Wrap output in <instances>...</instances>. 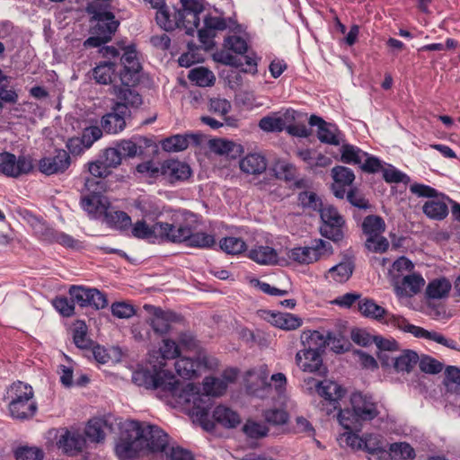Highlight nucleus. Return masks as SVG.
<instances>
[{"label": "nucleus", "mask_w": 460, "mask_h": 460, "mask_svg": "<svg viewBox=\"0 0 460 460\" xmlns=\"http://www.w3.org/2000/svg\"><path fill=\"white\" fill-rule=\"evenodd\" d=\"M4 400L7 402L8 411L13 419L29 420L37 412L33 388L24 382L16 381L7 386Z\"/></svg>", "instance_id": "obj_5"}, {"label": "nucleus", "mask_w": 460, "mask_h": 460, "mask_svg": "<svg viewBox=\"0 0 460 460\" xmlns=\"http://www.w3.org/2000/svg\"><path fill=\"white\" fill-rule=\"evenodd\" d=\"M107 421L102 418H93L89 420L84 429V437L91 442L101 443L105 439V428Z\"/></svg>", "instance_id": "obj_28"}, {"label": "nucleus", "mask_w": 460, "mask_h": 460, "mask_svg": "<svg viewBox=\"0 0 460 460\" xmlns=\"http://www.w3.org/2000/svg\"><path fill=\"white\" fill-rule=\"evenodd\" d=\"M451 290V283L446 278H439L431 280L426 288V295L429 298L440 299L446 297Z\"/></svg>", "instance_id": "obj_37"}, {"label": "nucleus", "mask_w": 460, "mask_h": 460, "mask_svg": "<svg viewBox=\"0 0 460 460\" xmlns=\"http://www.w3.org/2000/svg\"><path fill=\"white\" fill-rule=\"evenodd\" d=\"M341 132L336 125L332 123L324 124L317 130L318 139L324 144L339 146L341 144Z\"/></svg>", "instance_id": "obj_39"}, {"label": "nucleus", "mask_w": 460, "mask_h": 460, "mask_svg": "<svg viewBox=\"0 0 460 460\" xmlns=\"http://www.w3.org/2000/svg\"><path fill=\"white\" fill-rule=\"evenodd\" d=\"M269 375L270 371L267 365H261L248 370L244 379L247 391L257 397L266 395L271 389Z\"/></svg>", "instance_id": "obj_14"}, {"label": "nucleus", "mask_w": 460, "mask_h": 460, "mask_svg": "<svg viewBox=\"0 0 460 460\" xmlns=\"http://www.w3.org/2000/svg\"><path fill=\"white\" fill-rule=\"evenodd\" d=\"M115 66L116 65L110 61L99 63L92 70L93 78L100 84H111L112 78L115 76Z\"/></svg>", "instance_id": "obj_33"}, {"label": "nucleus", "mask_w": 460, "mask_h": 460, "mask_svg": "<svg viewBox=\"0 0 460 460\" xmlns=\"http://www.w3.org/2000/svg\"><path fill=\"white\" fill-rule=\"evenodd\" d=\"M175 370L180 376L190 379L199 376V363L190 358L180 356L175 362Z\"/></svg>", "instance_id": "obj_38"}, {"label": "nucleus", "mask_w": 460, "mask_h": 460, "mask_svg": "<svg viewBox=\"0 0 460 460\" xmlns=\"http://www.w3.org/2000/svg\"><path fill=\"white\" fill-rule=\"evenodd\" d=\"M353 272V265L349 261H342L328 270V275L339 283L346 282Z\"/></svg>", "instance_id": "obj_47"}, {"label": "nucleus", "mask_w": 460, "mask_h": 460, "mask_svg": "<svg viewBox=\"0 0 460 460\" xmlns=\"http://www.w3.org/2000/svg\"><path fill=\"white\" fill-rule=\"evenodd\" d=\"M224 47L226 49L242 56L248 52V43L246 40L237 35H232L226 38L224 40Z\"/></svg>", "instance_id": "obj_51"}, {"label": "nucleus", "mask_w": 460, "mask_h": 460, "mask_svg": "<svg viewBox=\"0 0 460 460\" xmlns=\"http://www.w3.org/2000/svg\"><path fill=\"white\" fill-rule=\"evenodd\" d=\"M419 366L422 372L428 374H438L444 367L443 363L429 356L421 357Z\"/></svg>", "instance_id": "obj_64"}, {"label": "nucleus", "mask_w": 460, "mask_h": 460, "mask_svg": "<svg viewBox=\"0 0 460 460\" xmlns=\"http://www.w3.org/2000/svg\"><path fill=\"white\" fill-rule=\"evenodd\" d=\"M389 450L394 460H412L415 457V451L408 443L391 444Z\"/></svg>", "instance_id": "obj_49"}, {"label": "nucleus", "mask_w": 460, "mask_h": 460, "mask_svg": "<svg viewBox=\"0 0 460 460\" xmlns=\"http://www.w3.org/2000/svg\"><path fill=\"white\" fill-rule=\"evenodd\" d=\"M213 419L216 422L226 428H234L241 421L239 415L235 411L223 405H218L214 409Z\"/></svg>", "instance_id": "obj_30"}, {"label": "nucleus", "mask_w": 460, "mask_h": 460, "mask_svg": "<svg viewBox=\"0 0 460 460\" xmlns=\"http://www.w3.org/2000/svg\"><path fill=\"white\" fill-rule=\"evenodd\" d=\"M422 211L429 218L438 221L443 220L448 215L447 205L441 199L426 201L422 207Z\"/></svg>", "instance_id": "obj_35"}, {"label": "nucleus", "mask_w": 460, "mask_h": 460, "mask_svg": "<svg viewBox=\"0 0 460 460\" xmlns=\"http://www.w3.org/2000/svg\"><path fill=\"white\" fill-rule=\"evenodd\" d=\"M57 447L68 456H76L86 448V438L75 428H61L56 437Z\"/></svg>", "instance_id": "obj_8"}, {"label": "nucleus", "mask_w": 460, "mask_h": 460, "mask_svg": "<svg viewBox=\"0 0 460 460\" xmlns=\"http://www.w3.org/2000/svg\"><path fill=\"white\" fill-rule=\"evenodd\" d=\"M188 77L191 82L202 87L213 85L216 80L213 73L204 67L190 70Z\"/></svg>", "instance_id": "obj_48"}, {"label": "nucleus", "mask_w": 460, "mask_h": 460, "mask_svg": "<svg viewBox=\"0 0 460 460\" xmlns=\"http://www.w3.org/2000/svg\"><path fill=\"white\" fill-rule=\"evenodd\" d=\"M181 9L180 17L185 20V31L188 35H193L199 24V13L202 12V4L198 0H181Z\"/></svg>", "instance_id": "obj_19"}, {"label": "nucleus", "mask_w": 460, "mask_h": 460, "mask_svg": "<svg viewBox=\"0 0 460 460\" xmlns=\"http://www.w3.org/2000/svg\"><path fill=\"white\" fill-rule=\"evenodd\" d=\"M300 339L301 349L321 356L327 345L325 337L318 331H305L302 332Z\"/></svg>", "instance_id": "obj_24"}, {"label": "nucleus", "mask_w": 460, "mask_h": 460, "mask_svg": "<svg viewBox=\"0 0 460 460\" xmlns=\"http://www.w3.org/2000/svg\"><path fill=\"white\" fill-rule=\"evenodd\" d=\"M296 364L303 372L313 373L318 376H324L327 368L323 363L320 354L312 353L299 349L296 354Z\"/></svg>", "instance_id": "obj_17"}, {"label": "nucleus", "mask_w": 460, "mask_h": 460, "mask_svg": "<svg viewBox=\"0 0 460 460\" xmlns=\"http://www.w3.org/2000/svg\"><path fill=\"white\" fill-rule=\"evenodd\" d=\"M249 258L259 264H275L279 257L272 247L260 245L249 251Z\"/></svg>", "instance_id": "obj_31"}, {"label": "nucleus", "mask_w": 460, "mask_h": 460, "mask_svg": "<svg viewBox=\"0 0 460 460\" xmlns=\"http://www.w3.org/2000/svg\"><path fill=\"white\" fill-rule=\"evenodd\" d=\"M104 221L107 225L116 228H126L131 225L130 217L124 211L113 210L109 206L103 215Z\"/></svg>", "instance_id": "obj_40"}, {"label": "nucleus", "mask_w": 460, "mask_h": 460, "mask_svg": "<svg viewBox=\"0 0 460 460\" xmlns=\"http://www.w3.org/2000/svg\"><path fill=\"white\" fill-rule=\"evenodd\" d=\"M393 366L397 372H410L419 361L418 354L413 350H404L392 358Z\"/></svg>", "instance_id": "obj_34"}, {"label": "nucleus", "mask_w": 460, "mask_h": 460, "mask_svg": "<svg viewBox=\"0 0 460 460\" xmlns=\"http://www.w3.org/2000/svg\"><path fill=\"white\" fill-rule=\"evenodd\" d=\"M296 111L294 110H287L281 116H279L284 124V129L287 128L288 132L293 136L298 137H306L307 131L305 128L299 129L296 127L290 126V124L295 120Z\"/></svg>", "instance_id": "obj_54"}, {"label": "nucleus", "mask_w": 460, "mask_h": 460, "mask_svg": "<svg viewBox=\"0 0 460 460\" xmlns=\"http://www.w3.org/2000/svg\"><path fill=\"white\" fill-rule=\"evenodd\" d=\"M17 101V93L10 87L7 76L0 69V110L4 104H14Z\"/></svg>", "instance_id": "obj_42"}, {"label": "nucleus", "mask_w": 460, "mask_h": 460, "mask_svg": "<svg viewBox=\"0 0 460 460\" xmlns=\"http://www.w3.org/2000/svg\"><path fill=\"white\" fill-rule=\"evenodd\" d=\"M322 254L319 247H296L290 250L288 256L295 261L301 264H310L316 261Z\"/></svg>", "instance_id": "obj_27"}, {"label": "nucleus", "mask_w": 460, "mask_h": 460, "mask_svg": "<svg viewBox=\"0 0 460 460\" xmlns=\"http://www.w3.org/2000/svg\"><path fill=\"white\" fill-rule=\"evenodd\" d=\"M170 243H185L189 247L208 249L216 244L214 235L204 232H193L189 224L172 223Z\"/></svg>", "instance_id": "obj_6"}, {"label": "nucleus", "mask_w": 460, "mask_h": 460, "mask_svg": "<svg viewBox=\"0 0 460 460\" xmlns=\"http://www.w3.org/2000/svg\"><path fill=\"white\" fill-rule=\"evenodd\" d=\"M172 224L155 222L148 225L145 220H138L133 226L131 234L137 239L147 240L151 243L170 242Z\"/></svg>", "instance_id": "obj_9"}, {"label": "nucleus", "mask_w": 460, "mask_h": 460, "mask_svg": "<svg viewBox=\"0 0 460 460\" xmlns=\"http://www.w3.org/2000/svg\"><path fill=\"white\" fill-rule=\"evenodd\" d=\"M81 206L88 214L94 217H99L104 215L110 206V202L102 193L92 192L82 197Z\"/></svg>", "instance_id": "obj_22"}, {"label": "nucleus", "mask_w": 460, "mask_h": 460, "mask_svg": "<svg viewBox=\"0 0 460 460\" xmlns=\"http://www.w3.org/2000/svg\"><path fill=\"white\" fill-rule=\"evenodd\" d=\"M243 433L250 438H261L268 435L269 429L257 421L247 420L243 426Z\"/></svg>", "instance_id": "obj_53"}, {"label": "nucleus", "mask_w": 460, "mask_h": 460, "mask_svg": "<svg viewBox=\"0 0 460 460\" xmlns=\"http://www.w3.org/2000/svg\"><path fill=\"white\" fill-rule=\"evenodd\" d=\"M351 410H341L338 414L339 423L349 430H361L366 421L376 419L379 413L378 402L372 395L361 392L353 393L350 396Z\"/></svg>", "instance_id": "obj_4"}, {"label": "nucleus", "mask_w": 460, "mask_h": 460, "mask_svg": "<svg viewBox=\"0 0 460 460\" xmlns=\"http://www.w3.org/2000/svg\"><path fill=\"white\" fill-rule=\"evenodd\" d=\"M231 103L226 99L212 98L209 101L208 109L211 112L224 117L226 123L230 125L229 119L226 118V115L231 111Z\"/></svg>", "instance_id": "obj_57"}, {"label": "nucleus", "mask_w": 460, "mask_h": 460, "mask_svg": "<svg viewBox=\"0 0 460 460\" xmlns=\"http://www.w3.org/2000/svg\"><path fill=\"white\" fill-rule=\"evenodd\" d=\"M305 384L308 390L314 388L315 392L323 400V405H327V414H331L340 406L341 399L345 395V389L338 383L332 380L317 381L314 378H307Z\"/></svg>", "instance_id": "obj_7"}, {"label": "nucleus", "mask_w": 460, "mask_h": 460, "mask_svg": "<svg viewBox=\"0 0 460 460\" xmlns=\"http://www.w3.org/2000/svg\"><path fill=\"white\" fill-rule=\"evenodd\" d=\"M155 20L157 24L164 31H170L176 28H183L185 30V20L180 17V12L177 10L172 14L165 6L156 12Z\"/></svg>", "instance_id": "obj_25"}, {"label": "nucleus", "mask_w": 460, "mask_h": 460, "mask_svg": "<svg viewBox=\"0 0 460 460\" xmlns=\"http://www.w3.org/2000/svg\"><path fill=\"white\" fill-rule=\"evenodd\" d=\"M168 435L155 425L127 420L120 425V434L115 446L119 460H132L146 453L164 452Z\"/></svg>", "instance_id": "obj_2"}, {"label": "nucleus", "mask_w": 460, "mask_h": 460, "mask_svg": "<svg viewBox=\"0 0 460 460\" xmlns=\"http://www.w3.org/2000/svg\"><path fill=\"white\" fill-rule=\"evenodd\" d=\"M265 420L274 426L284 425L288 422L289 416L288 413L280 409H270L264 412Z\"/></svg>", "instance_id": "obj_60"}, {"label": "nucleus", "mask_w": 460, "mask_h": 460, "mask_svg": "<svg viewBox=\"0 0 460 460\" xmlns=\"http://www.w3.org/2000/svg\"><path fill=\"white\" fill-rule=\"evenodd\" d=\"M111 314L119 319H128L135 314V308L126 302H115L111 306Z\"/></svg>", "instance_id": "obj_63"}, {"label": "nucleus", "mask_w": 460, "mask_h": 460, "mask_svg": "<svg viewBox=\"0 0 460 460\" xmlns=\"http://www.w3.org/2000/svg\"><path fill=\"white\" fill-rule=\"evenodd\" d=\"M240 169L247 174H261L267 169V160L260 154H249L240 160Z\"/></svg>", "instance_id": "obj_26"}, {"label": "nucleus", "mask_w": 460, "mask_h": 460, "mask_svg": "<svg viewBox=\"0 0 460 460\" xmlns=\"http://www.w3.org/2000/svg\"><path fill=\"white\" fill-rule=\"evenodd\" d=\"M219 247L228 254H240L246 250L245 242L240 237L227 236L219 241Z\"/></svg>", "instance_id": "obj_45"}, {"label": "nucleus", "mask_w": 460, "mask_h": 460, "mask_svg": "<svg viewBox=\"0 0 460 460\" xmlns=\"http://www.w3.org/2000/svg\"><path fill=\"white\" fill-rule=\"evenodd\" d=\"M113 93L119 99L117 103H122L127 107V113L128 112V106L138 107L142 103L141 96L134 90L130 89L128 84L122 86H114Z\"/></svg>", "instance_id": "obj_29"}, {"label": "nucleus", "mask_w": 460, "mask_h": 460, "mask_svg": "<svg viewBox=\"0 0 460 460\" xmlns=\"http://www.w3.org/2000/svg\"><path fill=\"white\" fill-rule=\"evenodd\" d=\"M161 174L170 183L183 181L191 175L190 165L179 160H166L161 164Z\"/></svg>", "instance_id": "obj_16"}, {"label": "nucleus", "mask_w": 460, "mask_h": 460, "mask_svg": "<svg viewBox=\"0 0 460 460\" xmlns=\"http://www.w3.org/2000/svg\"><path fill=\"white\" fill-rule=\"evenodd\" d=\"M245 54L246 55L243 57L244 62H242L240 58H237L236 57L233 56L232 54L226 50L218 52L217 56V60L225 65H229L236 67L245 66L246 67L243 68L244 72L255 74L257 72L258 58L256 55L252 51H248Z\"/></svg>", "instance_id": "obj_23"}, {"label": "nucleus", "mask_w": 460, "mask_h": 460, "mask_svg": "<svg viewBox=\"0 0 460 460\" xmlns=\"http://www.w3.org/2000/svg\"><path fill=\"white\" fill-rule=\"evenodd\" d=\"M264 318L271 325L286 331L296 330L303 323L300 317L289 313L265 311Z\"/></svg>", "instance_id": "obj_21"}, {"label": "nucleus", "mask_w": 460, "mask_h": 460, "mask_svg": "<svg viewBox=\"0 0 460 460\" xmlns=\"http://www.w3.org/2000/svg\"><path fill=\"white\" fill-rule=\"evenodd\" d=\"M272 170L276 178L286 181L295 180L296 175V166L285 160H277L273 164Z\"/></svg>", "instance_id": "obj_44"}, {"label": "nucleus", "mask_w": 460, "mask_h": 460, "mask_svg": "<svg viewBox=\"0 0 460 460\" xmlns=\"http://www.w3.org/2000/svg\"><path fill=\"white\" fill-rule=\"evenodd\" d=\"M358 311L366 317L382 322L386 325L409 332L416 338L433 341L455 350H460L457 342L447 339L437 332H429L422 327L410 323L404 317L389 314L384 307L376 305L373 299L364 298L358 303Z\"/></svg>", "instance_id": "obj_3"}, {"label": "nucleus", "mask_w": 460, "mask_h": 460, "mask_svg": "<svg viewBox=\"0 0 460 460\" xmlns=\"http://www.w3.org/2000/svg\"><path fill=\"white\" fill-rule=\"evenodd\" d=\"M298 201L303 208L321 212L324 208L321 199L313 191H303L298 195Z\"/></svg>", "instance_id": "obj_52"}, {"label": "nucleus", "mask_w": 460, "mask_h": 460, "mask_svg": "<svg viewBox=\"0 0 460 460\" xmlns=\"http://www.w3.org/2000/svg\"><path fill=\"white\" fill-rule=\"evenodd\" d=\"M232 381L233 378L229 377L219 378L208 376L203 382V389L205 391L203 394L206 395L207 398H209V395L220 396L226 391L228 383Z\"/></svg>", "instance_id": "obj_32"}, {"label": "nucleus", "mask_w": 460, "mask_h": 460, "mask_svg": "<svg viewBox=\"0 0 460 460\" xmlns=\"http://www.w3.org/2000/svg\"><path fill=\"white\" fill-rule=\"evenodd\" d=\"M424 284L425 280L421 275L412 273L403 277L402 280V288L406 294L413 295L420 292Z\"/></svg>", "instance_id": "obj_50"}, {"label": "nucleus", "mask_w": 460, "mask_h": 460, "mask_svg": "<svg viewBox=\"0 0 460 460\" xmlns=\"http://www.w3.org/2000/svg\"><path fill=\"white\" fill-rule=\"evenodd\" d=\"M73 339L75 344L80 349H87L91 345V340L87 337V327L84 322L78 323L74 330Z\"/></svg>", "instance_id": "obj_61"}, {"label": "nucleus", "mask_w": 460, "mask_h": 460, "mask_svg": "<svg viewBox=\"0 0 460 460\" xmlns=\"http://www.w3.org/2000/svg\"><path fill=\"white\" fill-rule=\"evenodd\" d=\"M126 105L122 103H115L112 107V111L102 118V129L109 134H117L118 132H120L126 126Z\"/></svg>", "instance_id": "obj_18"}, {"label": "nucleus", "mask_w": 460, "mask_h": 460, "mask_svg": "<svg viewBox=\"0 0 460 460\" xmlns=\"http://www.w3.org/2000/svg\"><path fill=\"white\" fill-rule=\"evenodd\" d=\"M33 163L30 155H19L9 152L0 154V174L10 178H19L33 171Z\"/></svg>", "instance_id": "obj_11"}, {"label": "nucleus", "mask_w": 460, "mask_h": 460, "mask_svg": "<svg viewBox=\"0 0 460 460\" xmlns=\"http://www.w3.org/2000/svg\"><path fill=\"white\" fill-rule=\"evenodd\" d=\"M159 351L164 359H172L181 356L180 346L172 339H164Z\"/></svg>", "instance_id": "obj_58"}, {"label": "nucleus", "mask_w": 460, "mask_h": 460, "mask_svg": "<svg viewBox=\"0 0 460 460\" xmlns=\"http://www.w3.org/2000/svg\"><path fill=\"white\" fill-rule=\"evenodd\" d=\"M144 309L150 314L146 320L152 330L158 335L164 336L173 332V323L181 320L172 311H165L152 305H145Z\"/></svg>", "instance_id": "obj_13"}, {"label": "nucleus", "mask_w": 460, "mask_h": 460, "mask_svg": "<svg viewBox=\"0 0 460 460\" xmlns=\"http://www.w3.org/2000/svg\"><path fill=\"white\" fill-rule=\"evenodd\" d=\"M132 381L138 386L157 391V395L174 407L192 410L200 419L208 415L210 398L200 394L192 383H181L168 370L141 369L135 371Z\"/></svg>", "instance_id": "obj_1"}, {"label": "nucleus", "mask_w": 460, "mask_h": 460, "mask_svg": "<svg viewBox=\"0 0 460 460\" xmlns=\"http://www.w3.org/2000/svg\"><path fill=\"white\" fill-rule=\"evenodd\" d=\"M16 460H43L44 452L37 447H21L15 451Z\"/></svg>", "instance_id": "obj_55"}, {"label": "nucleus", "mask_w": 460, "mask_h": 460, "mask_svg": "<svg viewBox=\"0 0 460 460\" xmlns=\"http://www.w3.org/2000/svg\"><path fill=\"white\" fill-rule=\"evenodd\" d=\"M320 217L323 221L320 227L322 235L333 242L341 241L343 238L345 220L337 208L326 205L321 209Z\"/></svg>", "instance_id": "obj_10"}, {"label": "nucleus", "mask_w": 460, "mask_h": 460, "mask_svg": "<svg viewBox=\"0 0 460 460\" xmlns=\"http://www.w3.org/2000/svg\"><path fill=\"white\" fill-rule=\"evenodd\" d=\"M385 221L378 216H367L362 224L363 232L367 237L380 235L385 231Z\"/></svg>", "instance_id": "obj_43"}, {"label": "nucleus", "mask_w": 460, "mask_h": 460, "mask_svg": "<svg viewBox=\"0 0 460 460\" xmlns=\"http://www.w3.org/2000/svg\"><path fill=\"white\" fill-rule=\"evenodd\" d=\"M86 12L92 14L93 19L96 21V24L93 28V34H100L111 40L119 24L114 14L110 11L102 10L96 3L88 4Z\"/></svg>", "instance_id": "obj_12"}, {"label": "nucleus", "mask_w": 460, "mask_h": 460, "mask_svg": "<svg viewBox=\"0 0 460 460\" xmlns=\"http://www.w3.org/2000/svg\"><path fill=\"white\" fill-rule=\"evenodd\" d=\"M120 61L126 74L135 75L138 73L141 68L137 57V51L133 47H128L125 49Z\"/></svg>", "instance_id": "obj_46"}, {"label": "nucleus", "mask_w": 460, "mask_h": 460, "mask_svg": "<svg viewBox=\"0 0 460 460\" xmlns=\"http://www.w3.org/2000/svg\"><path fill=\"white\" fill-rule=\"evenodd\" d=\"M190 139L196 141L194 135H174L162 141L161 146L167 152H180L188 148Z\"/></svg>", "instance_id": "obj_36"}, {"label": "nucleus", "mask_w": 460, "mask_h": 460, "mask_svg": "<svg viewBox=\"0 0 460 460\" xmlns=\"http://www.w3.org/2000/svg\"><path fill=\"white\" fill-rule=\"evenodd\" d=\"M332 176L334 180L332 191L336 198L343 199L346 188L350 187L355 180L353 171L348 167L338 165L332 168Z\"/></svg>", "instance_id": "obj_20"}, {"label": "nucleus", "mask_w": 460, "mask_h": 460, "mask_svg": "<svg viewBox=\"0 0 460 460\" xmlns=\"http://www.w3.org/2000/svg\"><path fill=\"white\" fill-rule=\"evenodd\" d=\"M92 288H86L82 286H72L69 288V295L73 303H77L80 306H89V296Z\"/></svg>", "instance_id": "obj_56"}, {"label": "nucleus", "mask_w": 460, "mask_h": 460, "mask_svg": "<svg viewBox=\"0 0 460 460\" xmlns=\"http://www.w3.org/2000/svg\"><path fill=\"white\" fill-rule=\"evenodd\" d=\"M45 239L56 242L69 248H73L76 244V240H75L71 235L62 232L54 231L51 228L47 229Z\"/></svg>", "instance_id": "obj_59"}, {"label": "nucleus", "mask_w": 460, "mask_h": 460, "mask_svg": "<svg viewBox=\"0 0 460 460\" xmlns=\"http://www.w3.org/2000/svg\"><path fill=\"white\" fill-rule=\"evenodd\" d=\"M71 164L69 154L65 150L57 151L54 156L43 157L39 162V170L45 175L64 172Z\"/></svg>", "instance_id": "obj_15"}, {"label": "nucleus", "mask_w": 460, "mask_h": 460, "mask_svg": "<svg viewBox=\"0 0 460 460\" xmlns=\"http://www.w3.org/2000/svg\"><path fill=\"white\" fill-rule=\"evenodd\" d=\"M101 159L103 161L104 164L111 170V168L118 167L122 161L121 154L119 153V149L115 147L106 148L103 152V155L101 156Z\"/></svg>", "instance_id": "obj_62"}, {"label": "nucleus", "mask_w": 460, "mask_h": 460, "mask_svg": "<svg viewBox=\"0 0 460 460\" xmlns=\"http://www.w3.org/2000/svg\"><path fill=\"white\" fill-rule=\"evenodd\" d=\"M341 160L349 164L360 165L367 153L358 146L349 144L342 145L341 148Z\"/></svg>", "instance_id": "obj_41"}]
</instances>
